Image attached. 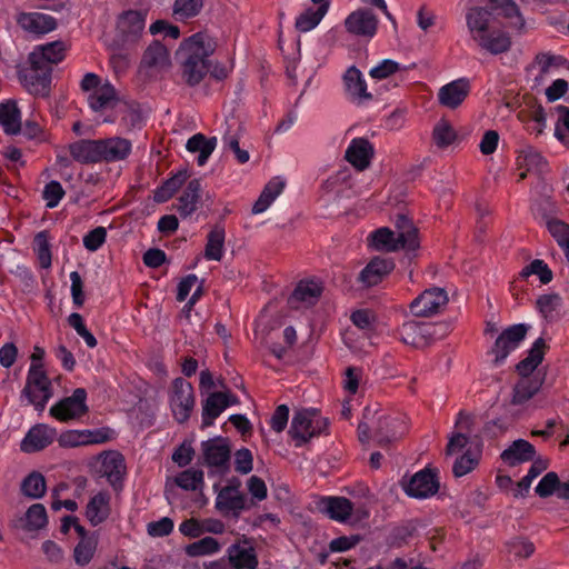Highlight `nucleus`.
<instances>
[{
	"instance_id": "nucleus-35",
	"label": "nucleus",
	"mask_w": 569,
	"mask_h": 569,
	"mask_svg": "<svg viewBox=\"0 0 569 569\" xmlns=\"http://www.w3.org/2000/svg\"><path fill=\"white\" fill-rule=\"evenodd\" d=\"M286 180L281 177H273L263 187L259 198L252 206V213L260 214L267 211L276 199L283 192Z\"/></svg>"
},
{
	"instance_id": "nucleus-49",
	"label": "nucleus",
	"mask_w": 569,
	"mask_h": 569,
	"mask_svg": "<svg viewBox=\"0 0 569 569\" xmlns=\"http://www.w3.org/2000/svg\"><path fill=\"white\" fill-rule=\"evenodd\" d=\"M46 489V479L38 471H32L21 482L22 495L31 499H39L43 497Z\"/></svg>"
},
{
	"instance_id": "nucleus-42",
	"label": "nucleus",
	"mask_w": 569,
	"mask_h": 569,
	"mask_svg": "<svg viewBox=\"0 0 569 569\" xmlns=\"http://www.w3.org/2000/svg\"><path fill=\"white\" fill-rule=\"evenodd\" d=\"M535 453V448L530 442L523 439H518L502 451L501 459L510 466H516L530 461Z\"/></svg>"
},
{
	"instance_id": "nucleus-13",
	"label": "nucleus",
	"mask_w": 569,
	"mask_h": 569,
	"mask_svg": "<svg viewBox=\"0 0 569 569\" xmlns=\"http://www.w3.org/2000/svg\"><path fill=\"white\" fill-rule=\"evenodd\" d=\"M541 381L537 378H522L513 388L510 402L506 411L512 417L519 416L527 408L529 400L539 391Z\"/></svg>"
},
{
	"instance_id": "nucleus-46",
	"label": "nucleus",
	"mask_w": 569,
	"mask_h": 569,
	"mask_svg": "<svg viewBox=\"0 0 569 569\" xmlns=\"http://www.w3.org/2000/svg\"><path fill=\"white\" fill-rule=\"evenodd\" d=\"M87 99L94 111L111 109L117 103L116 90L109 82H103L102 87L92 91Z\"/></svg>"
},
{
	"instance_id": "nucleus-56",
	"label": "nucleus",
	"mask_w": 569,
	"mask_h": 569,
	"mask_svg": "<svg viewBox=\"0 0 569 569\" xmlns=\"http://www.w3.org/2000/svg\"><path fill=\"white\" fill-rule=\"evenodd\" d=\"M184 176L182 173L176 174L168 179L160 188L154 192V201L161 203L168 201L177 190L182 186Z\"/></svg>"
},
{
	"instance_id": "nucleus-31",
	"label": "nucleus",
	"mask_w": 569,
	"mask_h": 569,
	"mask_svg": "<svg viewBox=\"0 0 569 569\" xmlns=\"http://www.w3.org/2000/svg\"><path fill=\"white\" fill-rule=\"evenodd\" d=\"M18 23L23 30L36 36L46 34L57 28L56 19L41 12L21 13Z\"/></svg>"
},
{
	"instance_id": "nucleus-59",
	"label": "nucleus",
	"mask_w": 569,
	"mask_h": 569,
	"mask_svg": "<svg viewBox=\"0 0 569 569\" xmlns=\"http://www.w3.org/2000/svg\"><path fill=\"white\" fill-rule=\"evenodd\" d=\"M539 313L545 319H552L560 306V297L558 295H542L536 302Z\"/></svg>"
},
{
	"instance_id": "nucleus-15",
	"label": "nucleus",
	"mask_w": 569,
	"mask_h": 569,
	"mask_svg": "<svg viewBox=\"0 0 569 569\" xmlns=\"http://www.w3.org/2000/svg\"><path fill=\"white\" fill-rule=\"evenodd\" d=\"M146 27V16L136 10L123 12L117 21V37L122 43L136 41Z\"/></svg>"
},
{
	"instance_id": "nucleus-1",
	"label": "nucleus",
	"mask_w": 569,
	"mask_h": 569,
	"mask_svg": "<svg viewBox=\"0 0 569 569\" xmlns=\"http://www.w3.org/2000/svg\"><path fill=\"white\" fill-rule=\"evenodd\" d=\"M216 48V40L204 32L194 33L182 41L178 56L181 77L187 84L197 86L206 78Z\"/></svg>"
},
{
	"instance_id": "nucleus-11",
	"label": "nucleus",
	"mask_w": 569,
	"mask_h": 569,
	"mask_svg": "<svg viewBox=\"0 0 569 569\" xmlns=\"http://www.w3.org/2000/svg\"><path fill=\"white\" fill-rule=\"evenodd\" d=\"M447 303V291L439 287H432L413 299L409 307L411 313L416 317H432L439 313Z\"/></svg>"
},
{
	"instance_id": "nucleus-18",
	"label": "nucleus",
	"mask_w": 569,
	"mask_h": 569,
	"mask_svg": "<svg viewBox=\"0 0 569 569\" xmlns=\"http://www.w3.org/2000/svg\"><path fill=\"white\" fill-rule=\"evenodd\" d=\"M466 23L472 40L476 42L481 40L497 26L492 12L480 7L468 10L466 13Z\"/></svg>"
},
{
	"instance_id": "nucleus-47",
	"label": "nucleus",
	"mask_w": 569,
	"mask_h": 569,
	"mask_svg": "<svg viewBox=\"0 0 569 569\" xmlns=\"http://www.w3.org/2000/svg\"><path fill=\"white\" fill-rule=\"evenodd\" d=\"M73 159L82 162L101 160L100 140H80L73 142Z\"/></svg>"
},
{
	"instance_id": "nucleus-36",
	"label": "nucleus",
	"mask_w": 569,
	"mask_h": 569,
	"mask_svg": "<svg viewBox=\"0 0 569 569\" xmlns=\"http://www.w3.org/2000/svg\"><path fill=\"white\" fill-rule=\"evenodd\" d=\"M132 149L130 140L124 138H108L100 140L101 160L120 161L126 159Z\"/></svg>"
},
{
	"instance_id": "nucleus-52",
	"label": "nucleus",
	"mask_w": 569,
	"mask_h": 569,
	"mask_svg": "<svg viewBox=\"0 0 569 569\" xmlns=\"http://www.w3.org/2000/svg\"><path fill=\"white\" fill-rule=\"evenodd\" d=\"M220 543L213 537H204L186 547V553L190 557L210 556L219 552Z\"/></svg>"
},
{
	"instance_id": "nucleus-62",
	"label": "nucleus",
	"mask_w": 569,
	"mask_h": 569,
	"mask_svg": "<svg viewBox=\"0 0 569 569\" xmlns=\"http://www.w3.org/2000/svg\"><path fill=\"white\" fill-rule=\"evenodd\" d=\"M555 137L569 148V108L560 109V114L555 127Z\"/></svg>"
},
{
	"instance_id": "nucleus-64",
	"label": "nucleus",
	"mask_w": 569,
	"mask_h": 569,
	"mask_svg": "<svg viewBox=\"0 0 569 569\" xmlns=\"http://www.w3.org/2000/svg\"><path fill=\"white\" fill-rule=\"evenodd\" d=\"M507 547H508V552L518 558H528L535 551V547H533L532 542H530L526 539H522V538L511 539L507 543Z\"/></svg>"
},
{
	"instance_id": "nucleus-33",
	"label": "nucleus",
	"mask_w": 569,
	"mask_h": 569,
	"mask_svg": "<svg viewBox=\"0 0 569 569\" xmlns=\"http://www.w3.org/2000/svg\"><path fill=\"white\" fill-rule=\"evenodd\" d=\"M462 139L456 127L446 118H441L433 126L432 141L439 149L455 148Z\"/></svg>"
},
{
	"instance_id": "nucleus-51",
	"label": "nucleus",
	"mask_w": 569,
	"mask_h": 569,
	"mask_svg": "<svg viewBox=\"0 0 569 569\" xmlns=\"http://www.w3.org/2000/svg\"><path fill=\"white\" fill-rule=\"evenodd\" d=\"M548 465L547 461L538 459L533 461L531 465L528 473L517 483V487L515 488L513 496L516 498L518 497H525L527 492L529 491L532 481L540 476L546 469Z\"/></svg>"
},
{
	"instance_id": "nucleus-58",
	"label": "nucleus",
	"mask_w": 569,
	"mask_h": 569,
	"mask_svg": "<svg viewBox=\"0 0 569 569\" xmlns=\"http://www.w3.org/2000/svg\"><path fill=\"white\" fill-rule=\"evenodd\" d=\"M33 249L37 253L39 263L42 268H48L51 264V252L46 232H39L33 239Z\"/></svg>"
},
{
	"instance_id": "nucleus-7",
	"label": "nucleus",
	"mask_w": 569,
	"mask_h": 569,
	"mask_svg": "<svg viewBox=\"0 0 569 569\" xmlns=\"http://www.w3.org/2000/svg\"><path fill=\"white\" fill-rule=\"evenodd\" d=\"M326 420L316 409L297 410L292 417L289 435L297 447L308 442L311 438L322 432Z\"/></svg>"
},
{
	"instance_id": "nucleus-54",
	"label": "nucleus",
	"mask_w": 569,
	"mask_h": 569,
	"mask_svg": "<svg viewBox=\"0 0 569 569\" xmlns=\"http://www.w3.org/2000/svg\"><path fill=\"white\" fill-rule=\"evenodd\" d=\"M546 223L549 232L563 249L569 261V226L557 219H548Z\"/></svg>"
},
{
	"instance_id": "nucleus-48",
	"label": "nucleus",
	"mask_w": 569,
	"mask_h": 569,
	"mask_svg": "<svg viewBox=\"0 0 569 569\" xmlns=\"http://www.w3.org/2000/svg\"><path fill=\"white\" fill-rule=\"evenodd\" d=\"M543 357V341L542 339H537L529 350L528 356L521 360L517 365V370L519 375L523 378H529L528 376L532 373V371L538 367Z\"/></svg>"
},
{
	"instance_id": "nucleus-44",
	"label": "nucleus",
	"mask_w": 569,
	"mask_h": 569,
	"mask_svg": "<svg viewBox=\"0 0 569 569\" xmlns=\"http://www.w3.org/2000/svg\"><path fill=\"white\" fill-rule=\"evenodd\" d=\"M226 231L222 226H214L207 236L204 258L211 261H221L224 256Z\"/></svg>"
},
{
	"instance_id": "nucleus-20",
	"label": "nucleus",
	"mask_w": 569,
	"mask_h": 569,
	"mask_svg": "<svg viewBox=\"0 0 569 569\" xmlns=\"http://www.w3.org/2000/svg\"><path fill=\"white\" fill-rule=\"evenodd\" d=\"M238 402L230 392H212L202 402V427L211 426L213 421L229 407Z\"/></svg>"
},
{
	"instance_id": "nucleus-32",
	"label": "nucleus",
	"mask_w": 569,
	"mask_h": 569,
	"mask_svg": "<svg viewBox=\"0 0 569 569\" xmlns=\"http://www.w3.org/2000/svg\"><path fill=\"white\" fill-rule=\"evenodd\" d=\"M517 164L520 172V179H525L527 173L539 174L547 168V161L542 154L531 146H523L518 153Z\"/></svg>"
},
{
	"instance_id": "nucleus-4",
	"label": "nucleus",
	"mask_w": 569,
	"mask_h": 569,
	"mask_svg": "<svg viewBox=\"0 0 569 569\" xmlns=\"http://www.w3.org/2000/svg\"><path fill=\"white\" fill-rule=\"evenodd\" d=\"M51 397V381L46 371L39 370L36 366H30L20 396L21 402L32 405L37 411L42 412Z\"/></svg>"
},
{
	"instance_id": "nucleus-17",
	"label": "nucleus",
	"mask_w": 569,
	"mask_h": 569,
	"mask_svg": "<svg viewBox=\"0 0 569 569\" xmlns=\"http://www.w3.org/2000/svg\"><path fill=\"white\" fill-rule=\"evenodd\" d=\"M228 562L233 569H257L258 558L251 540L242 538L227 549Z\"/></svg>"
},
{
	"instance_id": "nucleus-6",
	"label": "nucleus",
	"mask_w": 569,
	"mask_h": 569,
	"mask_svg": "<svg viewBox=\"0 0 569 569\" xmlns=\"http://www.w3.org/2000/svg\"><path fill=\"white\" fill-rule=\"evenodd\" d=\"M465 452L456 459L452 471L456 477H463L471 472L479 462L481 449L478 443H473L470 439L461 432H457L449 438L447 446V453L455 455Z\"/></svg>"
},
{
	"instance_id": "nucleus-5",
	"label": "nucleus",
	"mask_w": 569,
	"mask_h": 569,
	"mask_svg": "<svg viewBox=\"0 0 569 569\" xmlns=\"http://www.w3.org/2000/svg\"><path fill=\"white\" fill-rule=\"evenodd\" d=\"M168 405L178 423L188 421L196 406L192 385L180 377L173 379L168 389Z\"/></svg>"
},
{
	"instance_id": "nucleus-63",
	"label": "nucleus",
	"mask_w": 569,
	"mask_h": 569,
	"mask_svg": "<svg viewBox=\"0 0 569 569\" xmlns=\"http://www.w3.org/2000/svg\"><path fill=\"white\" fill-rule=\"evenodd\" d=\"M560 485L561 483L559 482L557 473L548 472L538 482V485L535 488V491L539 497H548L552 495L555 491L558 492V487Z\"/></svg>"
},
{
	"instance_id": "nucleus-38",
	"label": "nucleus",
	"mask_w": 569,
	"mask_h": 569,
	"mask_svg": "<svg viewBox=\"0 0 569 569\" xmlns=\"http://www.w3.org/2000/svg\"><path fill=\"white\" fill-rule=\"evenodd\" d=\"M48 523V515L42 503L31 505L26 513L17 520V527L32 532L43 529Z\"/></svg>"
},
{
	"instance_id": "nucleus-26",
	"label": "nucleus",
	"mask_w": 569,
	"mask_h": 569,
	"mask_svg": "<svg viewBox=\"0 0 569 569\" xmlns=\"http://www.w3.org/2000/svg\"><path fill=\"white\" fill-rule=\"evenodd\" d=\"M322 287L319 281L307 279L301 280L289 297V305L295 309L313 306L320 298Z\"/></svg>"
},
{
	"instance_id": "nucleus-2",
	"label": "nucleus",
	"mask_w": 569,
	"mask_h": 569,
	"mask_svg": "<svg viewBox=\"0 0 569 569\" xmlns=\"http://www.w3.org/2000/svg\"><path fill=\"white\" fill-rule=\"evenodd\" d=\"M397 229V232L388 227L375 230L368 237L369 246L377 251L395 252L403 250L408 254L415 253L419 248L417 228L406 217H399Z\"/></svg>"
},
{
	"instance_id": "nucleus-19",
	"label": "nucleus",
	"mask_w": 569,
	"mask_h": 569,
	"mask_svg": "<svg viewBox=\"0 0 569 569\" xmlns=\"http://www.w3.org/2000/svg\"><path fill=\"white\" fill-rule=\"evenodd\" d=\"M439 489V482L436 475L429 470L418 471L411 479L405 485V491L408 496L426 499L437 493Z\"/></svg>"
},
{
	"instance_id": "nucleus-39",
	"label": "nucleus",
	"mask_w": 569,
	"mask_h": 569,
	"mask_svg": "<svg viewBox=\"0 0 569 569\" xmlns=\"http://www.w3.org/2000/svg\"><path fill=\"white\" fill-rule=\"evenodd\" d=\"M201 192V183L198 179L188 182L182 194L178 198L177 211L180 217H190L198 208Z\"/></svg>"
},
{
	"instance_id": "nucleus-61",
	"label": "nucleus",
	"mask_w": 569,
	"mask_h": 569,
	"mask_svg": "<svg viewBox=\"0 0 569 569\" xmlns=\"http://www.w3.org/2000/svg\"><path fill=\"white\" fill-rule=\"evenodd\" d=\"M106 239H107V229L104 227H97V228L92 229L91 231H89L83 237L82 241H83L84 248L88 251L94 252L99 248H101V246L106 242Z\"/></svg>"
},
{
	"instance_id": "nucleus-53",
	"label": "nucleus",
	"mask_w": 569,
	"mask_h": 569,
	"mask_svg": "<svg viewBox=\"0 0 569 569\" xmlns=\"http://www.w3.org/2000/svg\"><path fill=\"white\" fill-rule=\"evenodd\" d=\"M174 482L183 490L196 491L203 486V472L198 469H187L174 478Z\"/></svg>"
},
{
	"instance_id": "nucleus-16",
	"label": "nucleus",
	"mask_w": 569,
	"mask_h": 569,
	"mask_svg": "<svg viewBox=\"0 0 569 569\" xmlns=\"http://www.w3.org/2000/svg\"><path fill=\"white\" fill-rule=\"evenodd\" d=\"M471 90L470 80L459 78L442 86L437 94L440 106L455 110L462 104Z\"/></svg>"
},
{
	"instance_id": "nucleus-28",
	"label": "nucleus",
	"mask_w": 569,
	"mask_h": 569,
	"mask_svg": "<svg viewBox=\"0 0 569 569\" xmlns=\"http://www.w3.org/2000/svg\"><path fill=\"white\" fill-rule=\"evenodd\" d=\"M373 146L366 138H353L347 150L346 160L357 170L362 171L367 169L373 158Z\"/></svg>"
},
{
	"instance_id": "nucleus-30",
	"label": "nucleus",
	"mask_w": 569,
	"mask_h": 569,
	"mask_svg": "<svg viewBox=\"0 0 569 569\" xmlns=\"http://www.w3.org/2000/svg\"><path fill=\"white\" fill-rule=\"evenodd\" d=\"M73 530L78 533L80 540L73 548V558L79 565H87L93 557L98 546V535L87 532L86 529L77 523L73 518Z\"/></svg>"
},
{
	"instance_id": "nucleus-3",
	"label": "nucleus",
	"mask_w": 569,
	"mask_h": 569,
	"mask_svg": "<svg viewBox=\"0 0 569 569\" xmlns=\"http://www.w3.org/2000/svg\"><path fill=\"white\" fill-rule=\"evenodd\" d=\"M406 431L405 423L398 418L388 415L378 406L375 408L368 407L363 413V421L358 427V435L361 442H367L370 439V432L375 441L379 445H387L399 437Z\"/></svg>"
},
{
	"instance_id": "nucleus-50",
	"label": "nucleus",
	"mask_w": 569,
	"mask_h": 569,
	"mask_svg": "<svg viewBox=\"0 0 569 569\" xmlns=\"http://www.w3.org/2000/svg\"><path fill=\"white\" fill-rule=\"evenodd\" d=\"M327 13V7H318L317 9L308 8L301 12L296 19V28L300 32H308L315 29Z\"/></svg>"
},
{
	"instance_id": "nucleus-60",
	"label": "nucleus",
	"mask_w": 569,
	"mask_h": 569,
	"mask_svg": "<svg viewBox=\"0 0 569 569\" xmlns=\"http://www.w3.org/2000/svg\"><path fill=\"white\" fill-rule=\"evenodd\" d=\"M203 6V0H176L173 13L180 19H188L197 16Z\"/></svg>"
},
{
	"instance_id": "nucleus-45",
	"label": "nucleus",
	"mask_w": 569,
	"mask_h": 569,
	"mask_svg": "<svg viewBox=\"0 0 569 569\" xmlns=\"http://www.w3.org/2000/svg\"><path fill=\"white\" fill-rule=\"evenodd\" d=\"M0 127L7 134H17L21 130L20 111L13 101L0 103Z\"/></svg>"
},
{
	"instance_id": "nucleus-8",
	"label": "nucleus",
	"mask_w": 569,
	"mask_h": 569,
	"mask_svg": "<svg viewBox=\"0 0 569 569\" xmlns=\"http://www.w3.org/2000/svg\"><path fill=\"white\" fill-rule=\"evenodd\" d=\"M342 89L347 100L355 106H367L373 100L363 73L356 66H350L343 72Z\"/></svg>"
},
{
	"instance_id": "nucleus-43",
	"label": "nucleus",
	"mask_w": 569,
	"mask_h": 569,
	"mask_svg": "<svg viewBox=\"0 0 569 569\" xmlns=\"http://www.w3.org/2000/svg\"><path fill=\"white\" fill-rule=\"evenodd\" d=\"M218 140L216 137L207 138L202 133H196L188 139L186 149L191 153H198L197 162L204 166L214 151Z\"/></svg>"
},
{
	"instance_id": "nucleus-22",
	"label": "nucleus",
	"mask_w": 569,
	"mask_h": 569,
	"mask_svg": "<svg viewBox=\"0 0 569 569\" xmlns=\"http://www.w3.org/2000/svg\"><path fill=\"white\" fill-rule=\"evenodd\" d=\"M170 54L167 48L159 43H151L143 53L140 72H144L148 76L167 70L170 67Z\"/></svg>"
},
{
	"instance_id": "nucleus-34",
	"label": "nucleus",
	"mask_w": 569,
	"mask_h": 569,
	"mask_svg": "<svg viewBox=\"0 0 569 569\" xmlns=\"http://www.w3.org/2000/svg\"><path fill=\"white\" fill-rule=\"evenodd\" d=\"M64 46L60 41L50 42L37 47L28 58L30 63H42L52 69L53 64L59 63L64 58Z\"/></svg>"
},
{
	"instance_id": "nucleus-21",
	"label": "nucleus",
	"mask_w": 569,
	"mask_h": 569,
	"mask_svg": "<svg viewBox=\"0 0 569 569\" xmlns=\"http://www.w3.org/2000/svg\"><path fill=\"white\" fill-rule=\"evenodd\" d=\"M345 26L355 36L372 38L377 32L378 19L370 10L359 9L347 17Z\"/></svg>"
},
{
	"instance_id": "nucleus-24",
	"label": "nucleus",
	"mask_w": 569,
	"mask_h": 569,
	"mask_svg": "<svg viewBox=\"0 0 569 569\" xmlns=\"http://www.w3.org/2000/svg\"><path fill=\"white\" fill-rule=\"evenodd\" d=\"M111 515V496L108 491H98L92 495L84 509V517L89 523L97 527L103 523Z\"/></svg>"
},
{
	"instance_id": "nucleus-29",
	"label": "nucleus",
	"mask_w": 569,
	"mask_h": 569,
	"mask_svg": "<svg viewBox=\"0 0 569 569\" xmlns=\"http://www.w3.org/2000/svg\"><path fill=\"white\" fill-rule=\"evenodd\" d=\"M97 460L100 462L99 472L107 478L108 482L112 487L116 488L126 471L122 455L117 451H106L97 457Z\"/></svg>"
},
{
	"instance_id": "nucleus-57",
	"label": "nucleus",
	"mask_w": 569,
	"mask_h": 569,
	"mask_svg": "<svg viewBox=\"0 0 569 569\" xmlns=\"http://www.w3.org/2000/svg\"><path fill=\"white\" fill-rule=\"evenodd\" d=\"M406 69V67H402L395 60L383 59L377 66L372 67L369 70V76L375 80H383L390 77L391 74H395L396 72Z\"/></svg>"
},
{
	"instance_id": "nucleus-25",
	"label": "nucleus",
	"mask_w": 569,
	"mask_h": 569,
	"mask_svg": "<svg viewBox=\"0 0 569 569\" xmlns=\"http://www.w3.org/2000/svg\"><path fill=\"white\" fill-rule=\"evenodd\" d=\"M57 436V430L44 423L33 426L22 439L20 448L23 452L32 453L51 445Z\"/></svg>"
},
{
	"instance_id": "nucleus-12",
	"label": "nucleus",
	"mask_w": 569,
	"mask_h": 569,
	"mask_svg": "<svg viewBox=\"0 0 569 569\" xmlns=\"http://www.w3.org/2000/svg\"><path fill=\"white\" fill-rule=\"evenodd\" d=\"M526 333L527 328L525 325H513L503 330L497 338L492 348L495 363H502L508 355L520 346L521 341L526 337Z\"/></svg>"
},
{
	"instance_id": "nucleus-41",
	"label": "nucleus",
	"mask_w": 569,
	"mask_h": 569,
	"mask_svg": "<svg viewBox=\"0 0 569 569\" xmlns=\"http://www.w3.org/2000/svg\"><path fill=\"white\" fill-rule=\"evenodd\" d=\"M114 437V431L108 427L94 429H73V447L102 445Z\"/></svg>"
},
{
	"instance_id": "nucleus-14",
	"label": "nucleus",
	"mask_w": 569,
	"mask_h": 569,
	"mask_svg": "<svg viewBox=\"0 0 569 569\" xmlns=\"http://www.w3.org/2000/svg\"><path fill=\"white\" fill-rule=\"evenodd\" d=\"M399 332L406 345L423 347L435 339L436 326L430 322L409 320L401 326Z\"/></svg>"
},
{
	"instance_id": "nucleus-9",
	"label": "nucleus",
	"mask_w": 569,
	"mask_h": 569,
	"mask_svg": "<svg viewBox=\"0 0 569 569\" xmlns=\"http://www.w3.org/2000/svg\"><path fill=\"white\" fill-rule=\"evenodd\" d=\"M52 69L42 63H30L20 68L18 74L22 86L33 96L46 97L50 90Z\"/></svg>"
},
{
	"instance_id": "nucleus-10",
	"label": "nucleus",
	"mask_w": 569,
	"mask_h": 569,
	"mask_svg": "<svg viewBox=\"0 0 569 569\" xmlns=\"http://www.w3.org/2000/svg\"><path fill=\"white\" fill-rule=\"evenodd\" d=\"M204 463L210 473L224 475L229 470L230 447L226 439L218 437L201 443Z\"/></svg>"
},
{
	"instance_id": "nucleus-40",
	"label": "nucleus",
	"mask_w": 569,
	"mask_h": 569,
	"mask_svg": "<svg viewBox=\"0 0 569 569\" xmlns=\"http://www.w3.org/2000/svg\"><path fill=\"white\" fill-rule=\"evenodd\" d=\"M319 508L339 522L346 521L352 512V503L345 497H326L320 501Z\"/></svg>"
},
{
	"instance_id": "nucleus-23",
	"label": "nucleus",
	"mask_w": 569,
	"mask_h": 569,
	"mask_svg": "<svg viewBox=\"0 0 569 569\" xmlns=\"http://www.w3.org/2000/svg\"><path fill=\"white\" fill-rule=\"evenodd\" d=\"M240 481L233 479L230 485L218 490V486L213 485L217 492L216 508L221 512H230L242 510L246 505V498L239 490Z\"/></svg>"
},
{
	"instance_id": "nucleus-37",
	"label": "nucleus",
	"mask_w": 569,
	"mask_h": 569,
	"mask_svg": "<svg viewBox=\"0 0 569 569\" xmlns=\"http://www.w3.org/2000/svg\"><path fill=\"white\" fill-rule=\"evenodd\" d=\"M477 44L491 54H500L510 49L511 38L506 30L496 26Z\"/></svg>"
},
{
	"instance_id": "nucleus-55",
	"label": "nucleus",
	"mask_w": 569,
	"mask_h": 569,
	"mask_svg": "<svg viewBox=\"0 0 569 569\" xmlns=\"http://www.w3.org/2000/svg\"><path fill=\"white\" fill-rule=\"evenodd\" d=\"M532 274L538 276V278L540 279L541 283H543V284L549 283L552 280V272H551V270L549 269L547 263H545L540 259L533 260L531 263L526 266L520 271V278H522V279H527V278H529Z\"/></svg>"
},
{
	"instance_id": "nucleus-27",
	"label": "nucleus",
	"mask_w": 569,
	"mask_h": 569,
	"mask_svg": "<svg viewBox=\"0 0 569 569\" xmlns=\"http://www.w3.org/2000/svg\"><path fill=\"white\" fill-rule=\"evenodd\" d=\"M395 268V263L390 259L373 258L360 271L358 280L366 287L370 288L379 284Z\"/></svg>"
}]
</instances>
